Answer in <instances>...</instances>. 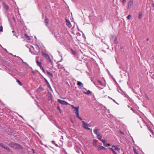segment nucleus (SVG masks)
Instances as JSON below:
<instances>
[{
  "instance_id": "f257e3e1",
  "label": "nucleus",
  "mask_w": 154,
  "mask_h": 154,
  "mask_svg": "<svg viewBox=\"0 0 154 154\" xmlns=\"http://www.w3.org/2000/svg\"><path fill=\"white\" fill-rule=\"evenodd\" d=\"M31 47L34 51H31L32 54L34 55H39L40 54V48L38 45H35V47H34L33 46H31Z\"/></svg>"
},
{
  "instance_id": "f03ea898",
  "label": "nucleus",
  "mask_w": 154,
  "mask_h": 154,
  "mask_svg": "<svg viewBox=\"0 0 154 154\" xmlns=\"http://www.w3.org/2000/svg\"><path fill=\"white\" fill-rule=\"evenodd\" d=\"M9 146L14 149H22V147L19 144L15 143H11L9 144Z\"/></svg>"
},
{
  "instance_id": "7ed1b4c3",
  "label": "nucleus",
  "mask_w": 154,
  "mask_h": 154,
  "mask_svg": "<svg viewBox=\"0 0 154 154\" xmlns=\"http://www.w3.org/2000/svg\"><path fill=\"white\" fill-rule=\"evenodd\" d=\"M109 149L112 151L114 154H117L114 150H117L118 151H119L120 150V148L119 146L113 145L112 148L110 147Z\"/></svg>"
},
{
  "instance_id": "20e7f679",
  "label": "nucleus",
  "mask_w": 154,
  "mask_h": 154,
  "mask_svg": "<svg viewBox=\"0 0 154 154\" xmlns=\"http://www.w3.org/2000/svg\"><path fill=\"white\" fill-rule=\"evenodd\" d=\"M57 101L63 105H68V103L64 100H63L60 99H58Z\"/></svg>"
},
{
  "instance_id": "39448f33",
  "label": "nucleus",
  "mask_w": 154,
  "mask_h": 154,
  "mask_svg": "<svg viewBox=\"0 0 154 154\" xmlns=\"http://www.w3.org/2000/svg\"><path fill=\"white\" fill-rule=\"evenodd\" d=\"M0 146H2V147L4 148V149H6L8 151H10V149L9 148V147H8V146H7L3 144L2 143H1V144H0Z\"/></svg>"
},
{
  "instance_id": "423d86ee",
  "label": "nucleus",
  "mask_w": 154,
  "mask_h": 154,
  "mask_svg": "<svg viewBox=\"0 0 154 154\" xmlns=\"http://www.w3.org/2000/svg\"><path fill=\"white\" fill-rule=\"evenodd\" d=\"M82 127L85 129H86L88 126V124L84 121H82Z\"/></svg>"
},
{
  "instance_id": "0eeeda50",
  "label": "nucleus",
  "mask_w": 154,
  "mask_h": 154,
  "mask_svg": "<svg viewBox=\"0 0 154 154\" xmlns=\"http://www.w3.org/2000/svg\"><path fill=\"white\" fill-rule=\"evenodd\" d=\"M65 21L66 22V25L69 28H71L72 27V25L70 21L66 19H65Z\"/></svg>"
},
{
  "instance_id": "6e6552de",
  "label": "nucleus",
  "mask_w": 154,
  "mask_h": 154,
  "mask_svg": "<svg viewBox=\"0 0 154 154\" xmlns=\"http://www.w3.org/2000/svg\"><path fill=\"white\" fill-rule=\"evenodd\" d=\"M133 5V0H129L128 3V8H130Z\"/></svg>"
},
{
  "instance_id": "1a4fd4ad",
  "label": "nucleus",
  "mask_w": 154,
  "mask_h": 154,
  "mask_svg": "<svg viewBox=\"0 0 154 154\" xmlns=\"http://www.w3.org/2000/svg\"><path fill=\"white\" fill-rule=\"evenodd\" d=\"M79 106L76 107L75 110L73 111L75 113L76 116L79 114Z\"/></svg>"
},
{
  "instance_id": "9d476101",
  "label": "nucleus",
  "mask_w": 154,
  "mask_h": 154,
  "mask_svg": "<svg viewBox=\"0 0 154 154\" xmlns=\"http://www.w3.org/2000/svg\"><path fill=\"white\" fill-rule=\"evenodd\" d=\"M112 38L114 39V43L116 44H118V42L117 41V38L115 36H114L113 35H112Z\"/></svg>"
},
{
  "instance_id": "9b49d317",
  "label": "nucleus",
  "mask_w": 154,
  "mask_h": 154,
  "mask_svg": "<svg viewBox=\"0 0 154 154\" xmlns=\"http://www.w3.org/2000/svg\"><path fill=\"white\" fill-rule=\"evenodd\" d=\"M100 131V129H95L94 131V133L97 135L100 134V133L99 132V131Z\"/></svg>"
},
{
  "instance_id": "f8f14e48",
  "label": "nucleus",
  "mask_w": 154,
  "mask_h": 154,
  "mask_svg": "<svg viewBox=\"0 0 154 154\" xmlns=\"http://www.w3.org/2000/svg\"><path fill=\"white\" fill-rule=\"evenodd\" d=\"M57 67L58 69H63L64 70H65V69L63 67L62 65H61L60 64H58L57 65Z\"/></svg>"
},
{
  "instance_id": "ddd939ff",
  "label": "nucleus",
  "mask_w": 154,
  "mask_h": 154,
  "mask_svg": "<svg viewBox=\"0 0 154 154\" xmlns=\"http://www.w3.org/2000/svg\"><path fill=\"white\" fill-rule=\"evenodd\" d=\"M36 63L38 66H39L40 68V69L42 68L43 67L42 65V63L41 62H39L38 60H37L36 61Z\"/></svg>"
},
{
  "instance_id": "4468645a",
  "label": "nucleus",
  "mask_w": 154,
  "mask_h": 154,
  "mask_svg": "<svg viewBox=\"0 0 154 154\" xmlns=\"http://www.w3.org/2000/svg\"><path fill=\"white\" fill-rule=\"evenodd\" d=\"M97 140L95 139H94L93 140V144L94 146L95 147H97L98 146L97 145Z\"/></svg>"
},
{
  "instance_id": "2eb2a0df",
  "label": "nucleus",
  "mask_w": 154,
  "mask_h": 154,
  "mask_svg": "<svg viewBox=\"0 0 154 154\" xmlns=\"http://www.w3.org/2000/svg\"><path fill=\"white\" fill-rule=\"evenodd\" d=\"M101 141L103 143L104 146H107V141L106 140H101Z\"/></svg>"
},
{
  "instance_id": "dca6fc26",
  "label": "nucleus",
  "mask_w": 154,
  "mask_h": 154,
  "mask_svg": "<svg viewBox=\"0 0 154 154\" xmlns=\"http://www.w3.org/2000/svg\"><path fill=\"white\" fill-rule=\"evenodd\" d=\"M46 58L47 60H49L50 62L51 63V65L53 64V61L51 60L49 55L48 56V57H47Z\"/></svg>"
},
{
  "instance_id": "f3484780",
  "label": "nucleus",
  "mask_w": 154,
  "mask_h": 154,
  "mask_svg": "<svg viewBox=\"0 0 154 154\" xmlns=\"http://www.w3.org/2000/svg\"><path fill=\"white\" fill-rule=\"evenodd\" d=\"M42 55L43 56L45 57L46 58L47 57H48V55L47 53L43 52H42Z\"/></svg>"
},
{
  "instance_id": "a211bd4d",
  "label": "nucleus",
  "mask_w": 154,
  "mask_h": 154,
  "mask_svg": "<svg viewBox=\"0 0 154 154\" xmlns=\"http://www.w3.org/2000/svg\"><path fill=\"white\" fill-rule=\"evenodd\" d=\"M77 84L78 85L82 87H83V84L80 82H78Z\"/></svg>"
},
{
  "instance_id": "6ab92c4d",
  "label": "nucleus",
  "mask_w": 154,
  "mask_h": 154,
  "mask_svg": "<svg viewBox=\"0 0 154 154\" xmlns=\"http://www.w3.org/2000/svg\"><path fill=\"white\" fill-rule=\"evenodd\" d=\"M102 135H101L100 134H99L97 135V138L100 140H101Z\"/></svg>"
},
{
  "instance_id": "aec40b11",
  "label": "nucleus",
  "mask_w": 154,
  "mask_h": 154,
  "mask_svg": "<svg viewBox=\"0 0 154 154\" xmlns=\"http://www.w3.org/2000/svg\"><path fill=\"white\" fill-rule=\"evenodd\" d=\"M97 148V149L98 151H100L102 149L103 146L99 145L98 146Z\"/></svg>"
},
{
  "instance_id": "412c9836",
  "label": "nucleus",
  "mask_w": 154,
  "mask_h": 154,
  "mask_svg": "<svg viewBox=\"0 0 154 154\" xmlns=\"http://www.w3.org/2000/svg\"><path fill=\"white\" fill-rule=\"evenodd\" d=\"M47 73L48 74V75L50 76V78H52L53 77V75L51 73H50L48 71H47Z\"/></svg>"
},
{
  "instance_id": "4be33fe9",
  "label": "nucleus",
  "mask_w": 154,
  "mask_h": 154,
  "mask_svg": "<svg viewBox=\"0 0 154 154\" xmlns=\"http://www.w3.org/2000/svg\"><path fill=\"white\" fill-rule=\"evenodd\" d=\"M83 92L84 94H86L87 95H89L90 94H91V93H92V92L91 91H89V90H88L86 92Z\"/></svg>"
},
{
  "instance_id": "5701e85b",
  "label": "nucleus",
  "mask_w": 154,
  "mask_h": 154,
  "mask_svg": "<svg viewBox=\"0 0 154 154\" xmlns=\"http://www.w3.org/2000/svg\"><path fill=\"white\" fill-rule=\"evenodd\" d=\"M47 87L49 88V89H50L51 91H53V90L52 89L51 87V86L50 84H48L47 85Z\"/></svg>"
},
{
  "instance_id": "b1692460",
  "label": "nucleus",
  "mask_w": 154,
  "mask_h": 154,
  "mask_svg": "<svg viewBox=\"0 0 154 154\" xmlns=\"http://www.w3.org/2000/svg\"><path fill=\"white\" fill-rule=\"evenodd\" d=\"M147 128L149 129V130L151 132V133L152 134L153 133V131L151 129L149 125H147Z\"/></svg>"
},
{
  "instance_id": "393cba45",
  "label": "nucleus",
  "mask_w": 154,
  "mask_h": 154,
  "mask_svg": "<svg viewBox=\"0 0 154 154\" xmlns=\"http://www.w3.org/2000/svg\"><path fill=\"white\" fill-rule=\"evenodd\" d=\"M52 143L53 144H54L56 146H57V147H58V145L57 144H56L55 143V142L54 141H52Z\"/></svg>"
},
{
  "instance_id": "a878e982",
  "label": "nucleus",
  "mask_w": 154,
  "mask_h": 154,
  "mask_svg": "<svg viewBox=\"0 0 154 154\" xmlns=\"http://www.w3.org/2000/svg\"><path fill=\"white\" fill-rule=\"evenodd\" d=\"M17 82L18 83L19 85H20L21 86L22 85V84L21 83L20 81L19 80L17 79Z\"/></svg>"
},
{
  "instance_id": "bb28decb",
  "label": "nucleus",
  "mask_w": 154,
  "mask_h": 154,
  "mask_svg": "<svg viewBox=\"0 0 154 154\" xmlns=\"http://www.w3.org/2000/svg\"><path fill=\"white\" fill-rule=\"evenodd\" d=\"M142 14L141 13H140L139 14V17H138V18H139V19H140L142 17Z\"/></svg>"
},
{
  "instance_id": "cd10ccee",
  "label": "nucleus",
  "mask_w": 154,
  "mask_h": 154,
  "mask_svg": "<svg viewBox=\"0 0 154 154\" xmlns=\"http://www.w3.org/2000/svg\"><path fill=\"white\" fill-rule=\"evenodd\" d=\"M46 23L47 25L48 24L49 21L48 20V19H46L44 21Z\"/></svg>"
},
{
  "instance_id": "c85d7f7f",
  "label": "nucleus",
  "mask_w": 154,
  "mask_h": 154,
  "mask_svg": "<svg viewBox=\"0 0 154 154\" xmlns=\"http://www.w3.org/2000/svg\"><path fill=\"white\" fill-rule=\"evenodd\" d=\"M4 8L8 10V9L9 7L8 6L6 5H5L4 6Z\"/></svg>"
},
{
  "instance_id": "c756f323",
  "label": "nucleus",
  "mask_w": 154,
  "mask_h": 154,
  "mask_svg": "<svg viewBox=\"0 0 154 154\" xmlns=\"http://www.w3.org/2000/svg\"><path fill=\"white\" fill-rule=\"evenodd\" d=\"M25 36H26V37L27 38L28 40H30L31 39V38H30L28 36L27 34H25Z\"/></svg>"
},
{
  "instance_id": "7c9ffc66",
  "label": "nucleus",
  "mask_w": 154,
  "mask_h": 154,
  "mask_svg": "<svg viewBox=\"0 0 154 154\" xmlns=\"http://www.w3.org/2000/svg\"><path fill=\"white\" fill-rule=\"evenodd\" d=\"M81 151L80 149H77L76 150V152H77L78 153H79L80 152H81Z\"/></svg>"
},
{
  "instance_id": "2f4dec72",
  "label": "nucleus",
  "mask_w": 154,
  "mask_h": 154,
  "mask_svg": "<svg viewBox=\"0 0 154 154\" xmlns=\"http://www.w3.org/2000/svg\"><path fill=\"white\" fill-rule=\"evenodd\" d=\"M44 79L46 82V85H47L48 84H49V83L48 82V80L45 78H44Z\"/></svg>"
},
{
  "instance_id": "473e14b6",
  "label": "nucleus",
  "mask_w": 154,
  "mask_h": 154,
  "mask_svg": "<svg viewBox=\"0 0 154 154\" xmlns=\"http://www.w3.org/2000/svg\"><path fill=\"white\" fill-rule=\"evenodd\" d=\"M3 31V27L2 26H0V32H2Z\"/></svg>"
},
{
  "instance_id": "72a5a7b5",
  "label": "nucleus",
  "mask_w": 154,
  "mask_h": 154,
  "mask_svg": "<svg viewBox=\"0 0 154 154\" xmlns=\"http://www.w3.org/2000/svg\"><path fill=\"white\" fill-rule=\"evenodd\" d=\"M77 117L81 120H82V119L79 116V114L76 116Z\"/></svg>"
},
{
  "instance_id": "f704fd0d",
  "label": "nucleus",
  "mask_w": 154,
  "mask_h": 154,
  "mask_svg": "<svg viewBox=\"0 0 154 154\" xmlns=\"http://www.w3.org/2000/svg\"><path fill=\"white\" fill-rule=\"evenodd\" d=\"M43 71V72L44 73H45V70H44V68L43 67H42V68H41L40 69Z\"/></svg>"
},
{
  "instance_id": "c9c22d12",
  "label": "nucleus",
  "mask_w": 154,
  "mask_h": 154,
  "mask_svg": "<svg viewBox=\"0 0 154 154\" xmlns=\"http://www.w3.org/2000/svg\"><path fill=\"white\" fill-rule=\"evenodd\" d=\"M133 150H134V153L136 154V153H137L136 152V150L134 148L133 149Z\"/></svg>"
},
{
  "instance_id": "e433bc0d",
  "label": "nucleus",
  "mask_w": 154,
  "mask_h": 154,
  "mask_svg": "<svg viewBox=\"0 0 154 154\" xmlns=\"http://www.w3.org/2000/svg\"><path fill=\"white\" fill-rule=\"evenodd\" d=\"M131 15H128L127 17V18L128 19H129L130 18V17H131Z\"/></svg>"
},
{
  "instance_id": "4c0bfd02",
  "label": "nucleus",
  "mask_w": 154,
  "mask_h": 154,
  "mask_svg": "<svg viewBox=\"0 0 154 154\" xmlns=\"http://www.w3.org/2000/svg\"><path fill=\"white\" fill-rule=\"evenodd\" d=\"M109 97V98L110 99H111L112 100L113 102H115V103H116L118 104V103H116V101H115L114 100L112 99V98H111L110 97Z\"/></svg>"
},
{
  "instance_id": "58836bf2",
  "label": "nucleus",
  "mask_w": 154,
  "mask_h": 154,
  "mask_svg": "<svg viewBox=\"0 0 154 154\" xmlns=\"http://www.w3.org/2000/svg\"><path fill=\"white\" fill-rule=\"evenodd\" d=\"M71 106L72 109H75L76 107H75L74 105H72Z\"/></svg>"
},
{
  "instance_id": "ea45409f",
  "label": "nucleus",
  "mask_w": 154,
  "mask_h": 154,
  "mask_svg": "<svg viewBox=\"0 0 154 154\" xmlns=\"http://www.w3.org/2000/svg\"><path fill=\"white\" fill-rule=\"evenodd\" d=\"M72 52L73 54L75 55L76 54V52L75 51L73 50H72Z\"/></svg>"
},
{
  "instance_id": "a19ab883",
  "label": "nucleus",
  "mask_w": 154,
  "mask_h": 154,
  "mask_svg": "<svg viewBox=\"0 0 154 154\" xmlns=\"http://www.w3.org/2000/svg\"><path fill=\"white\" fill-rule=\"evenodd\" d=\"M86 129L88 130H91V131H92V129L88 128V127Z\"/></svg>"
},
{
  "instance_id": "79ce46f5",
  "label": "nucleus",
  "mask_w": 154,
  "mask_h": 154,
  "mask_svg": "<svg viewBox=\"0 0 154 154\" xmlns=\"http://www.w3.org/2000/svg\"><path fill=\"white\" fill-rule=\"evenodd\" d=\"M126 2V0H123L122 1V3H123L125 4Z\"/></svg>"
},
{
  "instance_id": "37998d69",
  "label": "nucleus",
  "mask_w": 154,
  "mask_h": 154,
  "mask_svg": "<svg viewBox=\"0 0 154 154\" xmlns=\"http://www.w3.org/2000/svg\"><path fill=\"white\" fill-rule=\"evenodd\" d=\"M63 154H67L66 152L64 150V151L63 152Z\"/></svg>"
},
{
  "instance_id": "c03bdc74",
  "label": "nucleus",
  "mask_w": 154,
  "mask_h": 154,
  "mask_svg": "<svg viewBox=\"0 0 154 154\" xmlns=\"http://www.w3.org/2000/svg\"><path fill=\"white\" fill-rule=\"evenodd\" d=\"M120 133L122 134H124V133L121 131H120Z\"/></svg>"
},
{
  "instance_id": "a18cd8bd",
  "label": "nucleus",
  "mask_w": 154,
  "mask_h": 154,
  "mask_svg": "<svg viewBox=\"0 0 154 154\" xmlns=\"http://www.w3.org/2000/svg\"><path fill=\"white\" fill-rule=\"evenodd\" d=\"M20 58L21 59V60H22V62H23V63H25V62H24V61H23V60H22V59H21V58Z\"/></svg>"
},
{
  "instance_id": "49530a36",
  "label": "nucleus",
  "mask_w": 154,
  "mask_h": 154,
  "mask_svg": "<svg viewBox=\"0 0 154 154\" xmlns=\"http://www.w3.org/2000/svg\"><path fill=\"white\" fill-rule=\"evenodd\" d=\"M102 149H106V148L104 147L103 146V148H102Z\"/></svg>"
},
{
  "instance_id": "de8ad7c7",
  "label": "nucleus",
  "mask_w": 154,
  "mask_h": 154,
  "mask_svg": "<svg viewBox=\"0 0 154 154\" xmlns=\"http://www.w3.org/2000/svg\"><path fill=\"white\" fill-rule=\"evenodd\" d=\"M152 6L153 7H154V3H152Z\"/></svg>"
},
{
  "instance_id": "09e8293b",
  "label": "nucleus",
  "mask_w": 154,
  "mask_h": 154,
  "mask_svg": "<svg viewBox=\"0 0 154 154\" xmlns=\"http://www.w3.org/2000/svg\"><path fill=\"white\" fill-rule=\"evenodd\" d=\"M57 108L59 110H60V107H59V106H57Z\"/></svg>"
},
{
  "instance_id": "8fccbe9b",
  "label": "nucleus",
  "mask_w": 154,
  "mask_h": 154,
  "mask_svg": "<svg viewBox=\"0 0 154 154\" xmlns=\"http://www.w3.org/2000/svg\"><path fill=\"white\" fill-rule=\"evenodd\" d=\"M5 51L7 52H7V51L6 49H5V48H3V47L2 48Z\"/></svg>"
},
{
  "instance_id": "3c124183",
  "label": "nucleus",
  "mask_w": 154,
  "mask_h": 154,
  "mask_svg": "<svg viewBox=\"0 0 154 154\" xmlns=\"http://www.w3.org/2000/svg\"><path fill=\"white\" fill-rule=\"evenodd\" d=\"M98 82H99L100 83V84H101V85L102 84V82L100 81H99Z\"/></svg>"
},
{
  "instance_id": "603ef678",
  "label": "nucleus",
  "mask_w": 154,
  "mask_h": 154,
  "mask_svg": "<svg viewBox=\"0 0 154 154\" xmlns=\"http://www.w3.org/2000/svg\"><path fill=\"white\" fill-rule=\"evenodd\" d=\"M32 150H33V152L34 153H35V151H34V149H32Z\"/></svg>"
},
{
  "instance_id": "864d4df0",
  "label": "nucleus",
  "mask_w": 154,
  "mask_h": 154,
  "mask_svg": "<svg viewBox=\"0 0 154 154\" xmlns=\"http://www.w3.org/2000/svg\"><path fill=\"white\" fill-rule=\"evenodd\" d=\"M20 116L21 118H22L23 119H23V117L21 116Z\"/></svg>"
},
{
  "instance_id": "5fc2aeb1",
  "label": "nucleus",
  "mask_w": 154,
  "mask_h": 154,
  "mask_svg": "<svg viewBox=\"0 0 154 154\" xmlns=\"http://www.w3.org/2000/svg\"><path fill=\"white\" fill-rule=\"evenodd\" d=\"M107 146H110V145L109 144H108Z\"/></svg>"
},
{
  "instance_id": "6e6d98bb",
  "label": "nucleus",
  "mask_w": 154,
  "mask_h": 154,
  "mask_svg": "<svg viewBox=\"0 0 154 154\" xmlns=\"http://www.w3.org/2000/svg\"><path fill=\"white\" fill-rule=\"evenodd\" d=\"M149 40V38H147V41Z\"/></svg>"
},
{
  "instance_id": "4d7b16f0",
  "label": "nucleus",
  "mask_w": 154,
  "mask_h": 154,
  "mask_svg": "<svg viewBox=\"0 0 154 154\" xmlns=\"http://www.w3.org/2000/svg\"><path fill=\"white\" fill-rule=\"evenodd\" d=\"M0 46H1L2 48V46L0 44Z\"/></svg>"
},
{
  "instance_id": "13d9d810",
  "label": "nucleus",
  "mask_w": 154,
  "mask_h": 154,
  "mask_svg": "<svg viewBox=\"0 0 154 154\" xmlns=\"http://www.w3.org/2000/svg\"><path fill=\"white\" fill-rule=\"evenodd\" d=\"M118 152H118V153H119H119H120V152H120V150L119 151H118Z\"/></svg>"
},
{
  "instance_id": "bf43d9fd",
  "label": "nucleus",
  "mask_w": 154,
  "mask_h": 154,
  "mask_svg": "<svg viewBox=\"0 0 154 154\" xmlns=\"http://www.w3.org/2000/svg\"><path fill=\"white\" fill-rule=\"evenodd\" d=\"M125 97H127L126 95L125 96Z\"/></svg>"
},
{
  "instance_id": "052dcab7",
  "label": "nucleus",
  "mask_w": 154,
  "mask_h": 154,
  "mask_svg": "<svg viewBox=\"0 0 154 154\" xmlns=\"http://www.w3.org/2000/svg\"><path fill=\"white\" fill-rule=\"evenodd\" d=\"M136 154H139L137 153H136Z\"/></svg>"
},
{
  "instance_id": "680f3d73",
  "label": "nucleus",
  "mask_w": 154,
  "mask_h": 154,
  "mask_svg": "<svg viewBox=\"0 0 154 154\" xmlns=\"http://www.w3.org/2000/svg\"><path fill=\"white\" fill-rule=\"evenodd\" d=\"M123 154H124V153H123Z\"/></svg>"
}]
</instances>
